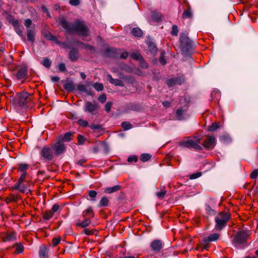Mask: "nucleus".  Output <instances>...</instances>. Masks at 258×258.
Masks as SVG:
<instances>
[{
    "instance_id": "obj_20",
    "label": "nucleus",
    "mask_w": 258,
    "mask_h": 258,
    "mask_svg": "<svg viewBox=\"0 0 258 258\" xmlns=\"http://www.w3.org/2000/svg\"><path fill=\"white\" fill-rule=\"evenodd\" d=\"M220 237V235L218 233H213L209 235L205 239V242H213L217 241Z\"/></svg>"
},
{
    "instance_id": "obj_43",
    "label": "nucleus",
    "mask_w": 258,
    "mask_h": 258,
    "mask_svg": "<svg viewBox=\"0 0 258 258\" xmlns=\"http://www.w3.org/2000/svg\"><path fill=\"white\" fill-rule=\"evenodd\" d=\"M27 175L26 172H24L19 178L18 181L17 183H23L25 179L26 176Z\"/></svg>"
},
{
    "instance_id": "obj_9",
    "label": "nucleus",
    "mask_w": 258,
    "mask_h": 258,
    "mask_svg": "<svg viewBox=\"0 0 258 258\" xmlns=\"http://www.w3.org/2000/svg\"><path fill=\"white\" fill-rule=\"evenodd\" d=\"M40 155L46 161H49L53 159V152L50 148L45 147L42 148Z\"/></svg>"
},
{
    "instance_id": "obj_11",
    "label": "nucleus",
    "mask_w": 258,
    "mask_h": 258,
    "mask_svg": "<svg viewBox=\"0 0 258 258\" xmlns=\"http://www.w3.org/2000/svg\"><path fill=\"white\" fill-rule=\"evenodd\" d=\"M216 145V139L213 136L208 137L205 141L203 146L209 150L213 149Z\"/></svg>"
},
{
    "instance_id": "obj_51",
    "label": "nucleus",
    "mask_w": 258,
    "mask_h": 258,
    "mask_svg": "<svg viewBox=\"0 0 258 258\" xmlns=\"http://www.w3.org/2000/svg\"><path fill=\"white\" fill-rule=\"evenodd\" d=\"M78 89L83 92H86L87 91V86L85 85H79L77 87Z\"/></svg>"
},
{
    "instance_id": "obj_23",
    "label": "nucleus",
    "mask_w": 258,
    "mask_h": 258,
    "mask_svg": "<svg viewBox=\"0 0 258 258\" xmlns=\"http://www.w3.org/2000/svg\"><path fill=\"white\" fill-rule=\"evenodd\" d=\"M182 17L183 19H190L192 17V13L190 8L184 11Z\"/></svg>"
},
{
    "instance_id": "obj_58",
    "label": "nucleus",
    "mask_w": 258,
    "mask_h": 258,
    "mask_svg": "<svg viewBox=\"0 0 258 258\" xmlns=\"http://www.w3.org/2000/svg\"><path fill=\"white\" fill-rule=\"evenodd\" d=\"M140 62L141 67H142L144 69H146V68H148V63L146 61L143 60V58H142V59L141 60H140Z\"/></svg>"
},
{
    "instance_id": "obj_44",
    "label": "nucleus",
    "mask_w": 258,
    "mask_h": 258,
    "mask_svg": "<svg viewBox=\"0 0 258 258\" xmlns=\"http://www.w3.org/2000/svg\"><path fill=\"white\" fill-rule=\"evenodd\" d=\"M148 46L150 50L152 52V53H154L156 52L157 49L154 44L152 43H149Z\"/></svg>"
},
{
    "instance_id": "obj_47",
    "label": "nucleus",
    "mask_w": 258,
    "mask_h": 258,
    "mask_svg": "<svg viewBox=\"0 0 258 258\" xmlns=\"http://www.w3.org/2000/svg\"><path fill=\"white\" fill-rule=\"evenodd\" d=\"M28 166L26 164H21L19 166V170L22 172H26V170L28 169Z\"/></svg>"
},
{
    "instance_id": "obj_64",
    "label": "nucleus",
    "mask_w": 258,
    "mask_h": 258,
    "mask_svg": "<svg viewBox=\"0 0 258 258\" xmlns=\"http://www.w3.org/2000/svg\"><path fill=\"white\" fill-rule=\"evenodd\" d=\"M202 174L200 172H198L195 174H193L191 175L190 178L195 179L198 177H199L201 176Z\"/></svg>"
},
{
    "instance_id": "obj_37",
    "label": "nucleus",
    "mask_w": 258,
    "mask_h": 258,
    "mask_svg": "<svg viewBox=\"0 0 258 258\" xmlns=\"http://www.w3.org/2000/svg\"><path fill=\"white\" fill-rule=\"evenodd\" d=\"M175 79V84L181 85L184 82V78L183 76L179 77Z\"/></svg>"
},
{
    "instance_id": "obj_1",
    "label": "nucleus",
    "mask_w": 258,
    "mask_h": 258,
    "mask_svg": "<svg viewBox=\"0 0 258 258\" xmlns=\"http://www.w3.org/2000/svg\"><path fill=\"white\" fill-rule=\"evenodd\" d=\"M59 23L67 33H77L82 36H87L88 34V28L83 21L77 20L74 23H70L62 18Z\"/></svg>"
},
{
    "instance_id": "obj_61",
    "label": "nucleus",
    "mask_w": 258,
    "mask_h": 258,
    "mask_svg": "<svg viewBox=\"0 0 258 258\" xmlns=\"http://www.w3.org/2000/svg\"><path fill=\"white\" fill-rule=\"evenodd\" d=\"M58 69L61 72H63L66 70V66L63 63H60L58 64Z\"/></svg>"
},
{
    "instance_id": "obj_38",
    "label": "nucleus",
    "mask_w": 258,
    "mask_h": 258,
    "mask_svg": "<svg viewBox=\"0 0 258 258\" xmlns=\"http://www.w3.org/2000/svg\"><path fill=\"white\" fill-rule=\"evenodd\" d=\"M178 33V27L176 25H173L172 27L171 34L173 36H177Z\"/></svg>"
},
{
    "instance_id": "obj_59",
    "label": "nucleus",
    "mask_w": 258,
    "mask_h": 258,
    "mask_svg": "<svg viewBox=\"0 0 258 258\" xmlns=\"http://www.w3.org/2000/svg\"><path fill=\"white\" fill-rule=\"evenodd\" d=\"M60 238H54L52 239V245L53 246H55L60 242Z\"/></svg>"
},
{
    "instance_id": "obj_10",
    "label": "nucleus",
    "mask_w": 258,
    "mask_h": 258,
    "mask_svg": "<svg viewBox=\"0 0 258 258\" xmlns=\"http://www.w3.org/2000/svg\"><path fill=\"white\" fill-rule=\"evenodd\" d=\"M150 247L155 253H157L163 248V244L161 240L156 239L151 243Z\"/></svg>"
},
{
    "instance_id": "obj_41",
    "label": "nucleus",
    "mask_w": 258,
    "mask_h": 258,
    "mask_svg": "<svg viewBox=\"0 0 258 258\" xmlns=\"http://www.w3.org/2000/svg\"><path fill=\"white\" fill-rule=\"evenodd\" d=\"M77 122L80 126L82 127H86L88 125V121L82 119H79Z\"/></svg>"
},
{
    "instance_id": "obj_26",
    "label": "nucleus",
    "mask_w": 258,
    "mask_h": 258,
    "mask_svg": "<svg viewBox=\"0 0 258 258\" xmlns=\"http://www.w3.org/2000/svg\"><path fill=\"white\" fill-rule=\"evenodd\" d=\"M132 33L136 37H140L143 35V32L141 29L138 27L133 28Z\"/></svg>"
},
{
    "instance_id": "obj_50",
    "label": "nucleus",
    "mask_w": 258,
    "mask_h": 258,
    "mask_svg": "<svg viewBox=\"0 0 258 258\" xmlns=\"http://www.w3.org/2000/svg\"><path fill=\"white\" fill-rule=\"evenodd\" d=\"M83 232L87 235H93L95 233V230H89L87 229H84L83 231Z\"/></svg>"
},
{
    "instance_id": "obj_7",
    "label": "nucleus",
    "mask_w": 258,
    "mask_h": 258,
    "mask_svg": "<svg viewBox=\"0 0 258 258\" xmlns=\"http://www.w3.org/2000/svg\"><path fill=\"white\" fill-rule=\"evenodd\" d=\"M98 108L99 105L98 103L95 102L87 101L85 102L83 110L86 112L95 115L97 113Z\"/></svg>"
},
{
    "instance_id": "obj_54",
    "label": "nucleus",
    "mask_w": 258,
    "mask_h": 258,
    "mask_svg": "<svg viewBox=\"0 0 258 258\" xmlns=\"http://www.w3.org/2000/svg\"><path fill=\"white\" fill-rule=\"evenodd\" d=\"M59 209V206L58 204H55L52 206L50 211L52 212V213L54 214V213L57 212Z\"/></svg>"
},
{
    "instance_id": "obj_25",
    "label": "nucleus",
    "mask_w": 258,
    "mask_h": 258,
    "mask_svg": "<svg viewBox=\"0 0 258 258\" xmlns=\"http://www.w3.org/2000/svg\"><path fill=\"white\" fill-rule=\"evenodd\" d=\"M69 55L70 58L72 60L74 61L76 60L78 57V50L75 48L72 49L70 51Z\"/></svg>"
},
{
    "instance_id": "obj_36",
    "label": "nucleus",
    "mask_w": 258,
    "mask_h": 258,
    "mask_svg": "<svg viewBox=\"0 0 258 258\" xmlns=\"http://www.w3.org/2000/svg\"><path fill=\"white\" fill-rule=\"evenodd\" d=\"M64 87L68 91H72L75 89L74 84L71 83L66 84Z\"/></svg>"
},
{
    "instance_id": "obj_3",
    "label": "nucleus",
    "mask_w": 258,
    "mask_h": 258,
    "mask_svg": "<svg viewBox=\"0 0 258 258\" xmlns=\"http://www.w3.org/2000/svg\"><path fill=\"white\" fill-rule=\"evenodd\" d=\"M30 96V94L26 92L17 94L12 100L13 103L17 106L26 107L31 101Z\"/></svg>"
},
{
    "instance_id": "obj_52",
    "label": "nucleus",
    "mask_w": 258,
    "mask_h": 258,
    "mask_svg": "<svg viewBox=\"0 0 258 258\" xmlns=\"http://www.w3.org/2000/svg\"><path fill=\"white\" fill-rule=\"evenodd\" d=\"M175 81V80L174 78L169 79L166 81V84L169 87L173 86L174 85H176Z\"/></svg>"
},
{
    "instance_id": "obj_63",
    "label": "nucleus",
    "mask_w": 258,
    "mask_h": 258,
    "mask_svg": "<svg viewBox=\"0 0 258 258\" xmlns=\"http://www.w3.org/2000/svg\"><path fill=\"white\" fill-rule=\"evenodd\" d=\"M128 160V162H133V161L137 162V160H138V158L136 156H130L128 158V160Z\"/></svg>"
},
{
    "instance_id": "obj_29",
    "label": "nucleus",
    "mask_w": 258,
    "mask_h": 258,
    "mask_svg": "<svg viewBox=\"0 0 258 258\" xmlns=\"http://www.w3.org/2000/svg\"><path fill=\"white\" fill-rule=\"evenodd\" d=\"M151 158V156L150 154L144 153L141 156V160L143 162H146L150 160Z\"/></svg>"
},
{
    "instance_id": "obj_19",
    "label": "nucleus",
    "mask_w": 258,
    "mask_h": 258,
    "mask_svg": "<svg viewBox=\"0 0 258 258\" xmlns=\"http://www.w3.org/2000/svg\"><path fill=\"white\" fill-rule=\"evenodd\" d=\"M48 250L44 245L41 246L39 248V254L40 258H47Z\"/></svg>"
},
{
    "instance_id": "obj_62",
    "label": "nucleus",
    "mask_w": 258,
    "mask_h": 258,
    "mask_svg": "<svg viewBox=\"0 0 258 258\" xmlns=\"http://www.w3.org/2000/svg\"><path fill=\"white\" fill-rule=\"evenodd\" d=\"M128 56V54L127 52L124 51V52H122L120 54V58H122V59H125Z\"/></svg>"
},
{
    "instance_id": "obj_42",
    "label": "nucleus",
    "mask_w": 258,
    "mask_h": 258,
    "mask_svg": "<svg viewBox=\"0 0 258 258\" xmlns=\"http://www.w3.org/2000/svg\"><path fill=\"white\" fill-rule=\"evenodd\" d=\"M165 53L164 52H162L159 58V61L162 65H165L166 63V61L165 59Z\"/></svg>"
},
{
    "instance_id": "obj_31",
    "label": "nucleus",
    "mask_w": 258,
    "mask_h": 258,
    "mask_svg": "<svg viewBox=\"0 0 258 258\" xmlns=\"http://www.w3.org/2000/svg\"><path fill=\"white\" fill-rule=\"evenodd\" d=\"M53 215V213L51 211H46L43 214V217L45 220H49Z\"/></svg>"
},
{
    "instance_id": "obj_39",
    "label": "nucleus",
    "mask_w": 258,
    "mask_h": 258,
    "mask_svg": "<svg viewBox=\"0 0 258 258\" xmlns=\"http://www.w3.org/2000/svg\"><path fill=\"white\" fill-rule=\"evenodd\" d=\"M93 87L98 91H102L103 89V86L101 83H96L94 84Z\"/></svg>"
},
{
    "instance_id": "obj_53",
    "label": "nucleus",
    "mask_w": 258,
    "mask_h": 258,
    "mask_svg": "<svg viewBox=\"0 0 258 258\" xmlns=\"http://www.w3.org/2000/svg\"><path fill=\"white\" fill-rule=\"evenodd\" d=\"M112 103L111 102H107L105 105V109L109 112L110 111Z\"/></svg>"
},
{
    "instance_id": "obj_13",
    "label": "nucleus",
    "mask_w": 258,
    "mask_h": 258,
    "mask_svg": "<svg viewBox=\"0 0 258 258\" xmlns=\"http://www.w3.org/2000/svg\"><path fill=\"white\" fill-rule=\"evenodd\" d=\"M27 37L28 41L31 42H34L35 41V32L34 30V25H33L32 29H27Z\"/></svg>"
},
{
    "instance_id": "obj_46",
    "label": "nucleus",
    "mask_w": 258,
    "mask_h": 258,
    "mask_svg": "<svg viewBox=\"0 0 258 258\" xmlns=\"http://www.w3.org/2000/svg\"><path fill=\"white\" fill-rule=\"evenodd\" d=\"M258 175V169H254L250 174V177L252 179H255L256 178Z\"/></svg>"
},
{
    "instance_id": "obj_17",
    "label": "nucleus",
    "mask_w": 258,
    "mask_h": 258,
    "mask_svg": "<svg viewBox=\"0 0 258 258\" xmlns=\"http://www.w3.org/2000/svg\"><path fill=\"white\" fill-rule=\"evenodd\" d=\"M27 75V71L25 68L20 69L17 72L16 77L19 80L24 79Z\"/></svg>"
},
{
    "instance_id": "obj_5",
    "label": "nucleus",
    "mask_w": 258,
    "mask_h": 258,
    "mask_svg": "<svg viewBox=\"0 0 258 258\" xmlns=\"http://www.w3.org/2000/svg\"><path fill=\"white\" fill-rule=\"evenodd\" d=\"M230 219V215L226 212L220 213L215 219L216 225L215 228L219 230H222L225 227L227 222Z\"/></svg>"
},
{
    "instance_id": "obj_27",
    "label": "nucleus",
    "mask_w": 258,
    "mask_h": 258,
    "mask_svg": "<svg viewBox=\"0 0 258 258\" xmlns=\"http://www.w3.org/2000/svg\"><path fill=\"white\" fill-rule=\"evenodd\" d=\"M109 203V200L107 197H103L98 205L99 207H106L108 205Z\"/></svg>"
},
{
    "instance_id": "obj_2",
    "label": "nucleus",
    "mask_w": 258,
    "mask_h": 258,
    "mask_svg": "<svg viewBox=\"0 0 258 258\" xmlns=\"http://www.w3.org/2000/svg\"><path fill=\"white\" fill-rule=\"evenodd\" d=\"M249 236L250 233L248 231L242 230L238 231L232 240V245L235 247H239L246 242Z\"/></svg>"
},
{
    "instance_id": "obj_57",
    "label": "nucleus",
    "mask_w": 258,
    "mask_h": 258,
    "mask_svg": "<svg viewBox=\"0 0 258 258\" xmlns=\"http://www.w3.org/2000/svg\"><path fill=\"white\" fill-rule=\"evenodd\" d=\"M78 143L79 144H83L85 140V138L82 135H78Z\"/></svg>"
},
{
    "instance_id": "obj_40",
    "label": "nucleus",
    "mask_w": 258,
    "mask_h": 258,
    "mask_svg": "<svg viewBox=\"0 0 258 258\" xmlns=\"http://www.w3.org/2000/svg\"><path fill=\"white\" fill-rule=\"evenodd\" d=\"M24 250V246L21 244H17L16 245V251L18 253L23 252Z\"/></svg>"
},
{
    "instance_id": "obj_12",
    "label": "nucleus",
    "mask_w": 258,
    "mask_h": 258,
    "mask_svg": "<svg viewBox=\"0 0 258 258\" xmlns=\"http://www.w3.org/2000/svg\"><path fill=\"white\" fill-rule=\"evenodd\" d=\"M1 237L4 241H11L16 239V234L14 232H4L2 234Z\"/></svg>"
},
{
    "instance_id": "obj_24",
    "label": "nucleus",
    "mask_w": 258,
    "mask_h": 258,
    "mask_svg": "<svg viewBox=\"0 0 258 258\" xmlns=\"http://www.w3.org/2000/svg\"><path fill=\"white\" fill-rule=\"evenodd\" d=\"M151 19L154 22H159L162 19L161 14L159 13L153 12L151 15Z\"/></svg>"
},
{
    "instance_id": "obj_16",
    "label": "nucleus",
    "mask_w": 258,
    "mask_h": 258,
    "mask_svg": "<svg viewBox=\"0 0 258 258\" xmlns=\"http://www.w3.org/2000/svg\"><path fill=\"white\" fill-rule=\"evenodd\" d=\"M108 78L109 79V81L111 84H113L116 86L122 87L124 86V84L121 80L113 79L110 75H108Z\"/></svg>"
},
{
    "instance_id": "obj_49",
    "label": "nucleus",
    "mask_w": 258,
    "mask_h": 258,
    "mask_svg": "<svg viewBox=\"0 0 258 258\" xmlns=\"http://www.w3.org/2000/svg\"><path fill=\"white\" fill-rule=\"evenodd\" d=\"M219 128L218 123H213L209 128V131H214Z\"/></svg>"
},
{
    "instance_id": "obj_34",
    "label": "nucleus",
    "mask_w": 258,
    "mask_h": 258,
    "mask_svg": "<svg viewBox=\"0 0 258 258\" xmlns=\"http://www.w3.org/2000/svg\"><path fill=\"white\" fill-rule=\"evenodd\" d=\"M42 64L46 68H49L51 65V61L47 57H44L42 60Z\"/></svg>"
},
{
    "instance_id": "obj_60",
    "label": "nucleus",
    "mask_w": 258,
    "mask_h": 258,
    "mask_svg": "<svg viewBox=\"0 0 258 258\" xmlns=\"http://www.w3.org/2000/svg\"><path fill=\"white\" fill-rule=\"evenodd\" d=\"M70 4L74 6H77L79 5L80 1L79 0H70Z\"/></svg>"
},
{
    "instance_id": "obj_56",
    "label": "nucleus",
    "mask_w": 258,
    "mask_h": 258,
    "mask_svg": "<svg viewBox=\"0 0 258 258\" xmlns=\"http://www.w3.org/2000/svg\"><path fill=\"white\" fill-rule=\"evenodd\" d=\"M89 127L92 130H100L101 128V125L100 124H92L89 125Z\"/></svg>"
},
{
    "instance_id": "obj_55",
    "label": "nucleus",
    "mask_w": 258,
    "mask_h": 258,
    "mask_svg": "<svg viewBox=\"0 0 258 258\" xmlns=\"http://www.w3.org/2000/svg\"><path fill=\"white\" fill-rule=\"evenodd\" d=\"M98 100L101 103H104L106 100V95L104 94L101 95L99 96Z\"/></svg>"
},
{
    "instance_id": "obj_18",
    "label": "nucleus",
    "mask_w": 258,
    "mask_h": 258,
    "mask_svg": "<svg viewBox=\"0 0 258 258\" xmlns=\"http://www.w3.org/2000/svg\"><path fill=\"white\" fill-rule=\"evenodd\" d=\"M119 50L114 48H107L105 52L107 55L110 57H116V54Z\"/></svg>"
},
{
    "instance_id": "obj_21",
    "label": "nucleus",
    "mask_w": 258,
    "mask_h": 258,
    "mask_svg": "<svg viewBox=\"0 0 258 258\" xmlns=\"http://www.w3.org/2000/svg\"><path fill=\"white\" fill-rule=\"evenodd\" d=\"M44 36L45 37V38H46L48 40H51V41H56V43L58 44H59L61 46L63 45L65 47H67L66 44L64 43H61L59 41H57L56 40V38L55 36L52 35L51 34L48 33H46Z\"/></svg>"
},
{
    "instance_id": "obj_15",
    "label": "nucleus",
    "mask_w": 258,
    "mask_h": 258,
    "mask_svg": "<svg viewBox=\"0 0 258 258\" xmlns=\"http://www.w3.org/2000/svg\"><path fill=\"white\" fill-rule=\"evenodd\" d=\"M187 107H182L177 110L176 116L178 119L181 120L184 119V114L187 110Z\"/></svg>"
},
{
    "instance_id": "obj_8",
    "label": "nucleus",
    "mask_w": 258,
    "mask_h": 258,
    "mask_svg": "<svg viewBox=\"0 0 258 258\" xmlns=\"http://www.w3.org/2000/svg\"><path fill=\"white\" fill-rule=\"evenodd\" d=\"M52 148L56 155H59L66 151V147L64 143L60 140L53 144Z\"/></svg>"
},
{
    "instance_id": "obj_32",
    "label": "nucleus",
    "mask_w": 258,
    "mask_h": 258,
    "mask_svg": "<svg viewBox=\"0 0 258 258\" xmlns=\"http://www.w3.org/2000/svg\"><path fill=\"white\" fill-rule=\"evenodd\" d=\"M72 133L70 132L66 133L61 139V141L69 142L71 141V136Z\"/></svg>"
},
{
    "instance_id": "obj_30",
    "label": "nucleus",
    "mask_w": 258,
    "mask_h": 258,
    "mask_svg": "<svg viewBox=\"0 0 258 258\" xmlns=\"http://www.w3.org/2000/svg\"><path fill=\"white\" fill-rule=\"evenodd\" d=\"M131 57L136 60H141L142 58V55L138 52H134L131 54Z\"/></svg>"
},
{
    "instance_id": "obj_33",
    "label": "nucleus",
    "mask_w": 258,
    "mask_h": 258,
    "mask_svg": "<svg viewBox=\"0 0 258 258\" xmlns=\"http://www.w3.org/2000/svg\"><path fill=\"white\" fill-rule=\"evenodd\" d=\"M121 127L123 128L124 130L126 131L131 129L132 127V125L130 122L125 121L122 122Z\"/></svg>"
},
{
    "instance_id": "obj_45",
    "label": "nucleus",
    "mask_w": 258,
    "mask_h": 258,
    "mask_svg": "<svg viewBox=\"0 0 258 258\" xmlns=\"http://www.w3.org/2000/svg\"><path fill=\"white\" fill-rule=\"evenodd\" d=\"M89 196L92 198V201H95V198L97 196V192L95 190H90L88 192Z\"/></svg>"
},
{
    "instance_id": "obj_48",
    "label": "nucleus",
    "mask_w": 258,
    "mask_h": 258,
    "mask_svg": "<svg viewBox=\"0 0 258 258\" xmlns=\"http://www.w3.org/2000/svg\"><path fill=\"white\" fill-rule=\"evenodd\" d=\"M24 25L27 29H32V28H31V25H32V21L30 19H27L25 20Z\"/></svg>"
},
{
    "instance_id": "obj_4",
    "label": "nucleus",
    "mask_w": 258,
    "mask_h": 258,
    "mask_svg": "<svg viewBox=\"0 0 258 258\" xmlns=\"http://www.w3.org/2000/svg\"><path fill=\"white\" fill-rule=\"evenodd\" d=\"M201 140V138L198 136L189 137L181 142L180 145L184 147L192 148L196 150H201L202 149L200 145Z\"/></svg>"
},
{
    "instance_id": "obj_35",
    "label": "nucleus",
    "mask_w": 258,
    "mask_h": 258,
    "mask_svg": "<svg viewBox=\"0 0 258 258\" xmlns=\"http://www.w3.org/2000/svg\"><path fill=\"white\" fill-rule=\"evenodd\" d=\"M166 193V190L163 189L160 191H158L156 193V195L157 198L159 199H162L164 197Z\"/></svg>"
},
{
    "instance_id": "obj_6",
    "label": "nucleus",
    "mask_w": 258,
    "mask_h": 258,
    "mask_svg": "<svg viewBox=\"0 0 258 258\" xmlns=\"http://www.w3.org/2000/svg\"><path fill=\"white\" fill-rule=\"evenodd\" d=\"M179 42L181 50L187 54L192 50L191 42L186 34L182 33L180 35Z\"/></svg>"
},
{
    "instance_id": "obj_14",
    "label": "nucleus",
    "mask_w": 258,
    "mask_h": 258,
    "mask_svg": "<svg viewBox=\"0 0 258 258\" xmlns=\"http://www.w3.org/2000/svg\"><path fill=\"white\" fill-rule=\"evenodd\" d=\"M14 188L22 192L28 193L30 191V190L28 189L27 186L23 183H16Z\"/></svg>"
},
{
    "instance_id": "obj_22",
    "label": "nucleus",
    "mask_w": 258,
    "mask_h": 258,
    "mask_svg": "<svg viewBox=\"0 0 258 258\" xmlns=\"http://www.w3.org/2000/svg\"><path fill=\"white\" fill-rule=\"evenodd\" d=\"M120 188V186L119 185H116L112 187H108L104 189V191L106 193L111 194L114 192L117 191L119 190Z\"/></svg>"
},
{
    "instance_id": "obj_28",
    "label": "nucleus",
    "mask_w": 258,
    "mask_h": 258,
    "mask_svg": "<svg viewBox=\"0 0 258 258\" xmlns=\"http://www.w3.org/2000/svg\"><path fill=\"white\" fill-rule=\"evenodd\" d=\"M91 223V220L89 218L85 219L83 221L77 223V226H80L82 227H86L89 226Z\"/></svg>"
}]
</instances>
